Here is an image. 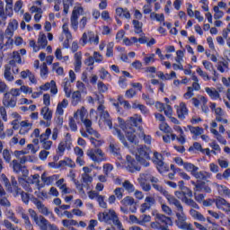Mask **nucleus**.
<instances>
[{
    "label": "nucleus",
    "instance_id": "obj_3",
    "mask_svg": "<svg viewBox=\"0 0 230 230\" xmlns=\"http://www.w3.org/2000/svg\"><path fill=\"white\" fill-rule=\"evenodd\" d=\"M17 96H21L19 88H13L4 94L2 103L7 109H13L17 105Z\"/></svg>",
    "mask_w": 230,
    "mask_h": 230
},
{
    "label": "nucleus",
    "instance_id": "obj_50",
    "mask_svg": "<svg viewBox=\"0 0 230 230\" xmlns=\"http://www.w3.org/2000/svg\"><path fill=\"white\" fill-rule=\"evenodd\" d=\"M106 57H114V42H110L107 45Z\"/></svg>",
    "mask_w": 230,
    "mask_h": 230
},
{
    "label": "nucleus",
    "instance_id": "obj_27",
    "mask_svg": "<svg viewBox=\"0 0 230 230\" xmlns=\"http://www.w3.org/2000/svg\"><path fill=\"white\" fill-rule=\"evenodd\" d=\"M99 76L101 80H107L108 82L112 81V75L103 67L99 70Z\"/></svg>",
    "mask_w": 230,
    "mask_h": 230
},
{
    "label": "nucleus",
    "instance_id": "obj_39",
    "mask_svg": "<svg viewBox=\"0 0 230 230\" xmlns=\"http://www.w3.org/2000/svg\"><path fill=\"white\" fill-rule=\"evenodd\" d=\"M62 225L64 226V227H66V229H69L70 227L78 226V221L74 219H63Z\"/></svg>",
    "mask_w": 230,
    "mask_h": 230
},
{
    "label": "nucleus",
    "instance_id": "obj_11",
    "mask_svg": "<svg viewBox=\"0 0 230 230\" xmlns=\"http://www.w3.org/2000/svg\"><path fill=\"white\" fill-rule=\"evenodd\" d=\"M121 164H123L126 170L131 173H134V172H139L141 170L139 164H137V162L130 155H127L126 162H121Z\"/></svg>",
    "mask_w": 230,
    "mask_h": 230
},
{
    "label": "nucleus",
    "instance_id": "obj_33",
    "mask_svg": "<svg viewBox=\"0 0 230 230\" xmlns=\"http://www.w3.org/2000/svg\"><path fill=\"white\" fill-rule=\"evenodd\" d=\"M85 116H87V110H85L84 107L77 110V111L74 114V118L75 119H78V118H80L81 121H84V119H85Z\"/></svg>",
    "mask_w": 230,
    "mask_h": 230
},
{
    "label": "nucleus",
    "instance_id": "obj_15",
    "mask_svg": "<svg viewBox=\"0 0 230 230\" xmlns=\"http://www.w3.org/2000/svg\"><path fill=\"white\" fill-rule=\"evenodd\" d=\"M215 114L216 121H217L218 123H223L224 125H227V123H229L227 119H226V111H224L222 108L215 109Z\"/></svg>",
    "mask_w": 230,
    "mask_h": 230
},
{
    "label": "nucleus",
    "instance_id": "obj_59",
    "mask_svg": "<svg viewBox=\"0 0 230 230\" xmlns=\"http://www.w3.org/2000/svg\"><path fill=\"white\" fill-rule=\"evenodd\" d=\"M41 143V146L44 150H51V146H53V141L51 140H43L40 141Z\"/></svg>",
    "mask_w": 230,
    "mask_h": 230
},
{
    "label": "nucleus",
    "instance_id": "obj_24",
    "mask_svg": "<svg viewBox=\"0 0 230 230\" xmlns=\"http://www.w3.org/2000/svg\"><path fill=\"white\" fill-rule=\"evenodd\" d=\"M110 151L111 154H113V155H115V157H117V159H119V161H121L122 157L121 155L119 154V146H118V144L111 143Z\"/></svg>",
    "mask_w": 230,
    "mask_h": 230
},
{
    "label": "nucleus",
    "instance_id": "obj_48",
    "mask_svg": "<svg viewBox=\"0 0 230 230\" xmlns=\"http://www.w3.org/2000/svg\"><path fill=\"white\" fill-rule=\"evenodd\" d=\"M136 202V200H134V198L127 196L126 198H124L120 203L122 204V206H133V204Z\"/></svg>",
    "mask_w": 230,
    "mask_h": 230
},
{
    "label": "nucleus",
    "instance_id": "obj_52",
    "mask_svg": "<svg viewBox=\"0 0 230 230\" xmlns=\"http://www.w3.org/2000/svg\"><path fill=\"white\" fill-rule=\"evenodd\" d=\"M227 204V200L224 198H218L216 199V206L217 209H223V208Z\"/></svg>",
    "mask_w": 230,
    "mask_h": 230
},
{
    "label": "nucleus",
    "instance_id": "obj_37",
    "mask_svg": "<svg viewBox=\"0 0 230 230\" xmlns=\"http://www.w3.org/2000/svg\"><path fill=\"white\" fill-rule=\"evenodd\" d=\"M187 128H189L190 132L194 136H202V134H204V128L200 127L188 126Z\"/></svg>",
    "mask_w": 230,
    "mask_h": 230
},
{
    "label": "nucleus",
    "instance_id": "obj_16",
    "mask_svg": "<svg viewBox=\"0 0 230 230\" xmlns=\"http://www.w3.org/2000/svg\"><path fill=\"white\" fill-rule=\"evenodd\" d=\"M176 111L180 119H185L186 116H188V108L184 102H181L180 105L177 106Z\"/></svg>",
    "mask_w": 230,
    "mask_h": 230
},
{
    "label": "nucleus",
    "instance_id": "obj_45",
    "mask_svg": "<svg viewBox=\"0 0 230 230\" xmlns=\"http://www.w3.org/2000/svg\"><path fill=\"white\" fill-rule=\"evenodd\" d=\"M152 177V174L149 172L141 173L137 179L138 182H148Z\"/></svg>",
    "mask_w": 230,
    "mask_h": 230
},
{
    "label": "nucleus",
    "instance_id": "obj_36",
    "mask_svg": "<svg viewBox=\"0 0 230 230\" xmlns=\"http://www.w3.org/2000/svg\"><path fill=\"white\" fill-rule=\"evenodd\" d=\"M81 100H82V93H80V91H75L72 93V105H74V107L78 105Z\"/></svg>",
    "mask_w": 230,
    "mask_h": 230
},
{
    "label": "nucleus",
    "instance_id": "obj_9",
    "mask_svg": "<svg viewBox=\"0 0 230 230\" xmlns=\"http://www.w3.org/2000/svg\"><path fill=\"white\" fill-rule=\"evenodd\" d=\"M86 155L92 159L94 163H102V161H106L105 153L100 148L88 149Z\"/></svg>",
    "mask_w": 230,
    "mask_h": 230
},
{
    "label": "nucleus",
    "instance_id": "obj_18",
    "mask_svg": "<svg viewBox=\"0 0 230 230\" xmlns=\"http://www.w3.org/2000/svg\"><path fill=\"white\" fill-rule=\"evenodd\" d=\"M159 128L165 134H171L172 141H175L177 135L173 134V129H172V128H170L166 122H162L159 126Z\"/></svg>",
    "mask_w": 230,
    "mask_h": 230
},
{
    "label": "nucleus",
    "instance_id": "obj_13",
    "mask_svg": "<svg viewBox=\"0 0 230 230\" xmlns=\"http://www.w3.org/2000/svg\"><path fill=\"white\" fill-rule=\"evenodd\" d=\"M166 199L171 206L175 207V214L184 212V207H182V204L179 199L172 195H169Z\"/></svg>",
    "mask_w": 230,
    "mask_h": 230
},
{
    "label": "nucleus",
    "instance_id": "obj_25",
    "mask_svg": "<svg viewBox=\"0 0 230 230\" xmlns=\"http://www.w3.org/2000/svg\"><path fill=\"white\" fill-rule=\"evenodd\" d=\"M190 215L194 220H199V222H206V217L200 212L191 208L190 210Z\"/></svg>",
    "mask_w": 230,
    "mask_h": 230
},
{
    "label": "nucleus",
    "instance_id": "obj_54",
    "mask_svg": "<svg viewBox=\"0 0 230 230\" xmlns=\"http://www.w3.org/2000/svg\"><path fill=\"white\" fill-rule=\"evenodd\" d=\"M22 169V165L19 161L13 160V170L15 173H21V170Z\"/></svg>",
    "mask_w": 230,
    "mask_h": 230
},
{
    "label": "nucleus",
    "instance_id": "obj_20",
    "mask_svg": "<svg viewBox=\"0 0 230 230\" xmlns=\"http://www.w3.org/2000/svg\"><path fill=\"white\" fill-rule=\"evenodd\" d=\"M192 177H195V179H199L200 181H207V179L211 177V173L206 171H196L193 172Z\"/></svg>",
    "mask_w": 230,
    "mask_h": 230
},
{
    "label": "nucleus",
    "instance_id": "obj_40",
    "mask_svg": "<svg viewBox=\"0 0 230 230\" xmlns=\"http://www.w3.org/2000/svg\"><path fill=\"white\" fill-rule=\"evenodd\" d=\"M65 181L64 178H61L56 182V185L63 193H67V184L64 183Z\"/></svg>",
    "mask_w": 230,
    "mask_h": 230
},
{
    "label": "nucleus",
    "instance_id": "obj_35",
    "mask_svg": "<svg viewBox=\"0 0 230 230\" xmlns=\"http://www.w3.org/2000/svg\"><path fill=\"white\" fill-rule=\"evenodd\" d=\"M88 42L90 44H95V46H98L100 44V37L98 35H94V32L88 31Z\"/></svg>",
    "mask_w": 230,
    "mask_h": 230
},
{
    "label": "nucleus",
    "instance_id": "obj_31",
    "mask_svg": "<svg viewBox=\"0 0 230 230\" xmlns=\"http://www.w3.org/2000/svg\"><path fill=\"white\" fill-rule=\"evenodd\" d=\"M181 201H183L184 204H186V206H190L194 209H200V207L199 206V204H197V202H195V200H193L192 199H188V197H183L181 199Z\"/></svg>",
    "mask_w": 230,
    "mask_h": 230
},
{
    "label": "nucleus",
    "instance_id": "obj_44",
    "mask_svg": "<svg viewBox=\"0 0 230 230\" xmlns=\"http://www.w3.org/2000/svg\"><path fill=\"white\" fill-rule=\"evenodd\" d=\"M123 188L128 191V193H134V184L130 183V181L128 180H126L123 183H122Z\"/></svg>",
    "mask_w": 230,
    "mask_h": 230
},
{
    "label": "nucleus",
    "instance_id": "obj_22",
    "mask_svg": "<svg viewBox=\"0 0 230 230\" xmlns=\"http://www.w3.org/2000/svg\"><path fill=\"white\" fill-rule=\"evenodd\" d=\"M4 78L7 82H13L15 80V77L12 75V66H10V65L4 66Z\"/></svg>",
    "mask_w": 230,
    "mask_h": 230
},
{
    "label": "nucleus",
    "instance_id": "obj_61",
    "mask_svg": "<svg viewBox=\"0 0 230 230\" xmlns=\"http://www.w3.org/2000/svg\"><path fill=\"white\" fill-rule=\"evenodd\" d=\"M114 193L118 200H121V199H123V193H125V190L119 187L114 190Z\"/></svg>",
    "mask_w": 230,
    "mask_h": 230
},
{
    "label": "nucleus",
    "instance_id": "obj_46",
    "mask_svg": "<svg viewBox=\"0 0 230 230\" xmlns=\"http://www.w3.org/2000/svg\"><path fill=\"white\" fill-rule=\"evenodd\" d=\"M97 89L101 94H103V93H107V91H109V86H107L103 82L99 81L97 84Z\"/></svg>",
    "mask_w": 230,
    "mask_h": 230
},
{
    "label": "nucleus",
    "instance_id": "obj_30",
    "mask_svg": "<svg viewBox=\"0 0 230 230\" xmlns=\"http://www.w3.org/2000/svg\"><path fill=\"white\" fill-rule=\"evenodd\" d=\"M62 166H69V168H75V166H76V164H75V162L70 158H65L58 163V167L62 168Z\"/></svg>",
    "mask_w": 230,
    "mask_h": 230
},
{
    "label": "nucleus",
    "instance_id": "obj_57",
    "mask_svg": "<svg viewBox=\"0 0 230 230\" xmlns=\"http://www.w3.org/2000/svg\"><path fill=\"white\" fill-rule=\"evenodd\" d=\"M139 137L142 138L146 145H150L152 143V137L150 135H146L144 131H140Z\"/></svg>",
    "mask_w": 230,
    "mask_h": 230
},
{
    "label": "nucleus",
    "instance_id": "obj_56",
    "mask_svg": "<svg viewBox=\"0 0 230 230\" xmlns=\"http://www.w3.org/2000/svg\"><path fill=\"white\" fill-rule=\"evenodd\" d=\"M86 132L89 134V136H93V137H96V139H100V137H102V135H100L96 129L93 128V127L87 128Z\"/></svg>",
    "mask_w": 230,
    "mask_h": 230
},
{
    "label": "nucleus",
    "instance_id": "obj_34",
    "mask_svg": "<svg viewBox=\"0 0 230 230\" xmlns=\"http://www.w3.org/2000/svg\"><path fill=\"white\" fill-rule=\"evenodd\" d=\"M217 190L219 193V195L225 196V197H230V190L225 185H217Z\"/></svg>",
    "mask_w": 230,
    "mask_h": 230
},
{
    "label": "nucleus",
    "instance_id": "obj_51",
    "mask_svg": "<svg viewBox=\"0 0 230 230\" xmlns=\"http://www.w3.org/2000/svg\"><path fill=\"white\" fill-rule=\"evenodd\" d=\"M90 141H91L92 145L94 146V148H100V146H102V145H103V140H102L100 138H94V137H91Z\"/></svg>",
    "mask_w": 230,
    "mask_h": 230
},
{
    "label": "nucleus",
    "instance_id": "obj_10",
    "mask_svg": "<svg viewBox=\"0 0 230 230\" xmlns=\"http://www.w3.org/2000/svg\"><path fill=\"white\" fill-rule=\"evenodd\" d=\"M164 224H172V218L163 215L157 214L155 217V222L151 223L152 229L161 230L163 228Z\"/></svg>",
    "mask_w": 230,
    "mask_h": 230
},
{
    "label": "nucleus",
    "instance_id": "obj_63",
    "mask_svg": "<svg viewBox=\"0 0 230 230\" xmlns=\"http://www.w3.org/2000/svg\"><path fill=\"white\" fill-rule=\"evenodd\" d=\"M8 93V85L0 78V93L6 94Z\"/></svg>",
    "mask_w": 230,
    "mask_h": 230
},
{
    "label": "nucleus",
    "instance_id": "obj_55",
    "mask_svg": "<svg viewBox=\"0 0 230 230\" xmlns=\"http://www.w3.org/2000/svg\"><path fill=\"white\" fill-rule=\"evenodd\" d=\"M51 136V128H48L44 133L40 136V141H47Z\"/></svg>",
    "mask_w": 230,
    "mask_h": 230
},
{
    "label": "nucleus",
    "instance_id": "obj_6",
    "mask_svg": "<svg viewBox=\"0 0 230 230\" xmlns=\"http://www.w3.org/2000/svg\"><path fill=\"white\" fill-rule=\"evenodd\" d=\"M0 0V19L6 21L8 17L13 15V0ZM5 3V8H4Z\"/></svg>",
    "mask_w": 230,
    "mask_h": 230
},
{
    "label": "nucleus",
    "instance_id": "obj_58",
    "mask_svg": "<svg viewBox=\"0 0 230 230\" xmlns=\"http://www.w3.org/2000/svg\"><path fill=\"white\" fill-rule=\"evenodd\" d=\"M7 28L9 30H12L13 31H15V30H17V28H19V22H17V20L13 19L9 22Z\"/></svg>",
    "mask_w": 230,
    "mask_h": 230
},
{
    "label": "nucleus",
    "instance_id": "obj_21",
    "mask_svg": "<svg viewBox=\"0 0 230 230\" xmlns=\"http://www.w3.org/2000/svg\"><path fill=\"white\" fill-rule=\"evenodd\" d=\"M143 122V119L141 118V115L136 114L133 117H130L129 119V127L130 128H134V127H139L141 123Z\"/></svg>",
    "mask_w": 230,
    "mask_h": 230
},
{
    "label": "nucleus",
    "instance_id": "obj_1",
    "mask_svg": "<svg viewBox=\"0 0 230 230\" xmlns=\"http://www.w3.org/2000/svg\"><path fill=\"white\" fill-rule=\"evenodd\" d=\"M81 15H84V8L76 6L74 7L70 17V26L73 28L74 31H78L79 23L80 30H85V26H87V17L85 16H84L78 22V18Z\"/></svg>",
    "mask_w": 230,
    "mask_h": 230
},
{
    "label": "nucleus",
    "instance_id": "obj_38",
    "mask_svg": "<svg viewBox=\"0 0 230 230\" xmlns=\"http://www.w3.org/2000/svg\"><path fill=\"white\" fill-rule=\"evenodd\" d=\"M38 44L40 48H42V49L48 46V38H46L45 34L40 33Z\"/></svg>",
    "mask_w": 230,
    "mask_h": 230
},
{
    "label": "nucleus",
    "instance_id": "obj_5",
    "mask_svg": "<svg viewBox=\"0 0 230 230\" xmlns=\"http://www.w3.org/2000/svg\"><path fill=\"white\" fill-rule=\"evenodd\" d=\"M150 154H152V150L148 148L146 146H142L137 149L136 159L137 163L142 164V166H150Z\"/></svg>",
    "mask_w": 230,
    "mask_h": 230
},
{
    "label": "nucleus",
    "instance_id": "obj_42",
    "mask_svg": "<svg viewBox=\"0 0 230 230\" xmlns=\"http://www.w3.org/2000/svg\"><path fill=\"white\" fill-rule=\"evenodd\" d=\"M153 188L156 190V191H159V193L164 195V197H165L166 199L167 197H170V193H168V190H164L163 186L156 183V184H153Z\"/></svg>",
    "mask_w": 230,
    "mask_h": 230
},
{
    "label": "nucleus",
    "instance_id": "obj_7",
    "mask_svg": "<svg viewBox=\"0 0 230 230\" xmlns=\"http://www.w3.org/2000/svg\"><path fill=\"white\" fill-rule=\"evenodd\" d=\"M119 125L122 130L126 133V137L130 143H136V129L130 128V124H126L125 120L121 118H118Z\"/></svg>",
    "mask_w": 230,
    "mask_h": 230
},
{
    "label": "nucleus",
    "instance_id": "obj_12",
    "mask_svg": "<svg viewBox=\"0 0 230 230\" xmlns=\"http://www.w3.org/2000/svg\"><path fill=\"white\" fill-rule=\"evenodd\" d=\"M33 203L35 204L37 209L41 213V215H44V217H49V218H52L53 220H55V215H53V212L50 211L49 208H48V207H46V205L42 203V201L35 199L33 200Z\"/></svg>",
    "mask_w": 230,
    "mask_h": 230
},
{
    "label": "nucleus",
    "instance_id": "obj_62",
    "mask_svg": "<svg viewBox=\"0 0 230 230\" xmlns=\"http://www.w3.org/2000/svg\"><path fill=\"white\" fill-rule=\"evenodd\" d=\"M196 72L198 73V75H199V76H201V78H203V80H210L211 78L209 77V75H208V73L204 72L202 70L201 67H198Z\"/></svg>",
    "mask_w": 230,
    "mask_h": 230
},
{
    "label": "nucleus",
    "instance_id": "obj_64",
    "mask_svg": "<svg viewBox=\"0 0 230 230\" xmlns=\"http://www.w3.org/2000/svg\"><path fill=\"white\" fill-rule=\"evenodd\" d=\"M6 215L8 217V218H10V220L14 222V224H19V219L17 217H15V214L13 213V210H7Z\"/></svg>",
    "mask_w": 230,
    "mask_h": 230
},
{
    "label": "nucleus",
    "instance_id": "obj_41",
    "mask_svg": "<svg viewBox=\"0 0 230 230\" xmlns=\"http://www.w3.org/2000/svg\"><path fill=\"white\" fill-rule=\"evenodd\" d=\"M21 217H22V220L24 221L26 229L33 230V225H31V221H30V217L28 216V214H26V212H25Z\"/></svg>",
    "mask_w": 230,
    "mask_h": 230
},
{
    "label": "nucleus",
    "instance_id": "obj_14",
    "mask_svg": "<svg viewBox=\"0 0 230 230\" xmlns=\"http://www.w3.org/2000/svg\"><path fill=\"white\" fill-rule=\"evenodd\" d=\"M4 42V34L0 32V49L2 51H7V49H12L13 48V39H5Z\"/></svg>",
    "mask_w": 230,
    "mask_h": 230
},
{
    "label": "nucleus",
    "instance_id": "obj_47",
    "mask_svg": "<svg viewBox=\"0 0 230 230\" xmlns=\"http://www.w3.org/2000/svg\"><path fill=\"white\" fill-rule=\"evenodd\" d=\"M73 1L74 0H63V6H64L63 12L66 15L69 13V8L70 6L73 5Z\"/></svg>",
    "mask_w": 230,
    "mask_h": 230
},
{
    "label": "nucleus",
    "instance_id": "obj_8",
    "mask_svg": "<svg viewBox=\"0 0 230 230\" xmlns=\"http://www.w3.org/2000/svg\"><path fill=\"white\" fill-rule=\"evenodd\" d=\"M176 217L177 220L175 221V224L179 229H183V230H195L193 228V225L191 223L186 222L188 220V217H186V214L184 212H179L176 213Z\"/></svg>",
    "mask_w": 230,
    "mask_h": 230
},
{
    "label": "nucleus",
    "instance_id": "obj_17",
    "mask_svg": "<svg viewBox=\"0 0 230 230\" xmlns=\"http://www.w3.org/2000/svg\"><path fill=\"white\" fill-rule=\"evenodd\" d=\"M59 176L57 174H54L52 176H48L46 172H43L41 174V181L46 184L47 186H49L50 184H53L55 181H58Z\"/></svg>",
    "mask_w": 230,
    "mask_h": 230
},
{
    "label": "nucleus",
    "instance_id": "obj_4",
    "mask_svg": "<svg viewBox=\"0 0 230 230\" xmlns=\"http://www.w3.org/2000/svg\"><path fill=\"white\" fill-rule=\"evenodd\" d=\"M99 222H105V224H114L119 227L121 226V221L118 217V214L113 209L106 210L102 213L98 214Z\"/></svg>",
    "mask_w": 230,
    "mask_h": 230
},
{
    "label": "nucleus",
    "instance_id": "obj_43",
    "mask_svg": "<svg viewBox=\"0 0 230 230\" xmlns=\"http://www.w3.org/2000/svg\"><path fill=\"white\" fill-rule=\"evenodd\" d=\"M13 11L16 13H24V11L22 10V0H18L15 2L14 4V6L13 5Z\"/></svg>",
    "mask_w": 230,
    "mask_h": 230
},
{
    "label": "nucleus",
    "instance_id": "obj_60",
    "mask_svg": "<svg viewBox=\"0 0 230 230\" xmlns=\"http://www.w3.org/2000/svg\"><path fill=\"white\" fill-rule=\"evenodd\" d=\"M63 33L66 35V39H73V35L71 31H69V25L67 23H64L62 26Z\"/></svg>",
    "mask_w": 230,
    "mask_h": 230
},
{
    "label": "nucleus",
    "instance_id": "obj_28",
    "mask_svg": "<svg viewBox=\"0 0 230 230\" xmlns=\"http://www.w3.org/2000/svg\"><path fill=\"white\" fill-rule=\"evenodd\" d=\"M113 134L114 136H117V137L119 139V141H121L124 146L128 147V143H127V140L125 139V135L121 133V130H119L118 128H114Z\"/></svg>",
    "mask_w": 230,
    "mask_h": 230
},
{
    "label": "nucleus",
    "instance_id": "obj_32",
    "mask_svg": "<svg viewBox=\"0 0 230 230\" xmlns=\"http://www.w3.org/2000/svg\"><path fill=\"white\" fill-rule=\"evenodd\" d=\"M183 168L184 170H186V172H190L191 175H193L195 172H199L198 166H195V164L188 162H185V164H183Z\"/></svg>",
    "mask_w": 230,
    "mask_h": 230
},
{
    "label": "nucleus",
    "instance_id": "obj_49",
    "mask_svg": "<svg viewBox=\"0 0 230 230\" xmlns=\"http://www.w3.org/2000/svg\"><path fill=\"white\" fill-rule=\"evenodd\" d=\"M2 179L4 181V184L5 188L7 189V190H9L10 193H13V189L12 188V184L10 183V180H8L6 175L2 174Z\"/></svg>",
    "mask_w": 230,
    "mask_h": 230
},
{
    "label": "nucleus",
    "instance_id": "obj_29",
    "mask_svg": "<svg viewBox=\"0 0 230 230\" xmlns=\"http://www.w3.org/2000/svg\"><path fill=\"white\" fill-rule=\"evenodd\" d=\"M205 91H206L207 94H208V96H210V98L212 100H218V99L222 100L220 98V93L216 89H211L209 87H207V88H205Z\"/></svg>",
    "mask_w": 230,
    "mask_h": 230
},
{
    "label": "nucleus",
    "instance_id": "obj_53",
    "mask_svg": "<svg viewBox=\"0 0 230 230\" xmlns=\"http://www.w3.org/2000/svg\"><path fill=\"white\" fill-rule=\"evenodd\" d=\"M132 23L136 30L135 31L136 33H141V31H143V30H142L143 23L141 22H138L137 20H133Z\"/></svg>",
    "mask_w": 230,
    "mask_h": 230
},
{
    "label": "nucleus",
    "instance_id": "obj_2",
    "mask_svg": "<svg viewBox=\"0 0 230 230\" xmlns=\"http://www.w3.org/2000/svg\"><path fill=\"white\" fill-rule=\"evenodd\" d=\"M28 211L31 218L35 222L36 226H39L40 230H59L56 225L49 223L43 216H39L32 208H29Z\"/></svg>",
    "mask_w": 230,
    "mask_h": 230
},
{
    "label": "nucleus",
    "instance_id": "obj_26",
    "mask_svg": "<svg viewBox=\"0 0 230 230\" xmlns=\"http://www.w3.org/2000/svg\"><path fill=\"white\" fill-rule=\"evenodd\" d=\"M217 71L219 73H228L229 72V62L227 61H218L217 62Z\"/></svg>",
    "mask_w": 230,
    "mask_h": 230
},
{
    "label": "nucleus",
    "instance_id": "obj_23",
    "mask_svg": "<svg viewBox=\"0 0 230 230\" xmlns=\"http://www.w3.org/2000/svg\"><path fill=\"white\" fill-rule=\"evenodd\" d=\"M132 109H138V111H140L141 114H143L144 116H148V114H150V111L148 110V108H146V106H145L144 104L137 103V101H136L132 104Z\"/></svg>",
    "mask_w": 230,
    "mask_h": 230
},
{
    "label": "nucleus",
    "instance_id": "obj_19",
    "mask_svg": "<svg viewBox=\"0 0 230 230\" xmlns=\"http://www.w3.org/2000/svg\"><path fill=\"white\" fill-rule=\"evenodd\" d=\"M40 114L41 116H43V119H45L46 121H51L53 118V111L49 110L48 106H45L41 109Z\"/></svg>",
    "mask_w": 230,
    "mask_h": 230
}]
</instances>
